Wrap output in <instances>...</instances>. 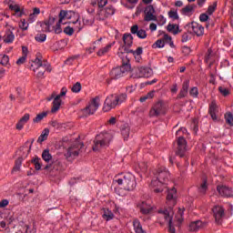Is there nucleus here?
Masks as SVG:
<instances>
[{"instance_id": "4be33fe9", "label": "nucleus", "mask_w": 233, "mask_h": 233, "mask_svg": "<svg viewBox=\"0 0 233 233\" xmlns=\"http://www.w3.org/2000/svg\"><path fill=\"white\" fill-rule=\"evenodd\" d=\"M205 227V223L201 220L193 221L189 224V231L190 232H198V230H201Z\"/></svg>"}, {"instance_id": "09e8293b", "label": "nucleus", "mask_w": 233, "mask_h": 233, "mask_svg": "<svg viewBox=\"0 0 233 233\" xmlns=\"http://www.w3.org/2000/svg\"><path fill=\"white\" fill-rule=\"evenodd\" d=\"M29 24L30 23L26 22L25 19H21L19 28H21L24 31L28 30Z\"/></svg>"}, {"instance_id": "6ab92c4d", "label": "nucleus", "mask_w": 233, "mask_h": 233, "mask_svg": "<svg viewBox=\"0 0 233 233\" xmlns=\"http://www.w3.org/2000/svg\"><path fill=\"white\" fill-rule=\"evenodd\" d=\"M130 32L136 35L139 39H147V31H145V29H139L138 25L131 26Z\"/></svg>"}, {"instance_id": "7ed1b4c3", "label": "nucleus", "mask_w": 233, "mask_h": 233, "mask_svg": "<svg viewBox=\"0 0 233 233\" xmlns=\"http://www.w3.org/2000/svg\"><path fill=\"white\" fill-rule=\"evenodd\" d=\"M127 100V94H121V95H109L106 96L103 111L104 112H110L113 108H116V106L121 105V103H124V101Z\"/></svg>"}, {"instance_id": "8fccbe9b", "label": "nucleus", "mask_w": 233, "mask_h": 233, "mask_svg": "<svg viewBox=\"0 0 233 233\" xmlns=\"http://www.w3.org/2000/svg\"><path fill=\"white\" fill-rule=\"evenodd\" d=\"M61 25H65V23H59V20L57 22V24L56 25V26H53V32H55V34H61V32H63V29H61Z\"/></svg>"}, {"instance_id": "5fc2aeb1", "label": "nucleus", "mask_w": 233, "mask_h": 233, "mask_svg": "<svg viewBox=\"0 0 233 233\" xmlns=\"http://www.w3.org/2000/svg\"><path fill=\"white\" fill-rule=\"evenodd\" d=\"M188 96V91H186L185 89H181L179 94L177 96V99H183V97H187Z\"/></svg>"}, {"instance_id": "c85d7f7f", "label": "nucleus", "mask_w": 233, "mask_h": 233, "mask_svg": "<svg viewBox=\"0 0 233 233\" xmlns=\"http://www.w3.org/2000/svg\"><path fill=\"white\" fill-rule=\"evenodd\" d=\"M121 134L123 136L124 141H127L130 137V126L128 124H124L122 126Z\"/></svg>"}, {"instance_id": "58836bf2", "label": "nucleus", "mask_w": 233, "mask_h": 233, "mask_svg": "<svg viewBox=\"0 0 233 233\" xmlns=\"http://www.w3.org/2000/svg\"><path fill=\"white\" fill-rule=\"evenodd\" d=\"M167 31L168 32H172L174 34V35H177V34H179V32H181L179 30V26H177L176 25L174 24H169L167 25Z\"/></svg>"}, {"instance_id": "b1692460", "label": "nucleus", "mask_w": 233, "mask_h": 233, "mask_svg": "<svg viewBox=\"0 0 233 233\" xmlns=\"http://www.w3.org/2000/svg\"><path fill=\"white\" fill-rule=\"evenodd\" d=\"M123 41L125 46H122V50H125V48H130L134 43V36H132L131 34H125L123 35Z\"/></svg>"}, {"instance_id": "bb28decb", "label": "nucleus", "mask_w": 233, "mask_h": 233, "mask_svg": "<svg viewBox=\"0 0 233 233\" xmlns=\"http://www.w3.org/2000/svg\"><path fill=\"white\" fill-rule=\"evenodd\" d=\"M41 14V9L35 7L33 9V13L29 15V17L27 19V23L32 24L35 23V19H37V15Z\"/></svg>"}, {"instance_id": "79ce46f5", "label": "nucleus", "mask_w": 233, "mask_h": 233, "mask_svg": "<svg viewBox=\"0 0 233 233\" xmlns=\"http://www.w3.org/2000/svg\"><path fill=\"white\" fill-rule=\"evenodd\" d=\"M225 120L229 127H233V114L232 113H226L225 114Z\"/></svg>"}, {"instance_id": "423d86ee", "label": "nucleus", "mask_w": 233, "mask_h": 233, "mask_svg": "<svg viewBox=\"0 0 233 233\" xmlns=\"http://www.w3.org/2000/svg\"><path fill=\"white\" fill-rule=\"evenodd\" d=\"M130 72V64L128 60L127 62H123L121 66L113 68L110 73V79L116 81V79H121V77H125L127 74Z\"/></svg>"}, {"instance_id": "e433bc0d", "label": "nucleus", "mask_w": 233, "mask_h": 233, "mask_svg": "<svg viewBox=\"0 0 233 233\" xmlns=\"http://www.w3.org/2000/svg\"><path fill=\"white\" fill-rule=\"evenodd\" d=\"M192 12H194V5H187L181 9V14L183 15H188L189 14H192Z\"/></svg>"}, {"instance_id": "6e6d98bb", "label": "nucleus", "mask_w": 233, "mask_h": 233, "mask_svg": "<svg viewBox=\"0 0 233 233\" xmlns=\"http://www.w3.org/2000/svg\"><path fill=\"white\" fill-rule=\"evenodd\" d=\"M64 33H66V35H74V28L70 26H66L64 29Z\"/></svg>"}, {"instance_id": "6e6552de", "label": "nucleus", "mask_w": 233, "mask_h": 233, "mask_svg": "<svg viewBox=\"0 0 233 233\" xmlns=\"http://www.w3.org/2000/svg\"><path fill=\"white\" fill-rule=\"evenodd\" d=\"M72 17H77L76 21L71 22L73 25H76V28L81 30V20H79V15L76 14L74 11H65L61 10L59 13V23H63L65 19H72Z\"/></svg>"}, {"instance_id": "a878e982", "label": "nucleus", "mask_w": 233, "mask_h": 233, "mask_svg": "<svg viewBox=\"0 0 233 233\" xmlns=\"http://www.w3.org/2000/svg\"><path fill=\"white\" fill-rule=\"evenodd\" d=\"M42 159L47 163L48 165H50V163L53 162V160H55L56 158H54V157H52V154H50V150L48 149H45L42 152Z\"/></svg>"}, {"instance_id": "f257e3e1", "label": "nucleus", "mask_w": 233, "mask_h": 233, "mask_svg": "<svg viewBox=\"0 0 233 233\" xmlns=\"http://www.w3.org/2000/svg\"><path fill=\"white\" fill-rule=\"evenodd\" d=\"M176 198L177 190L174 187L167 190V201L169 207L164 210L159 211L160 216L164 218L165 221H167L168 223L169 233H176V228H174V225L172 224V218L174 217V209L172 208V207L176 205Z\"/></svg>"}, {"instance_id": "052dcab7", "label": "nucleus", "mask_w": 233, "mask_h": 233, "mask_svg": "<svg viewBox=\"0 0 233 233\" xmlns=\"http://www.w3.org/2000/svg\"><path fill=\"white\" fill-rule=\"evenodd\" d=\"M108 5V0H97L98 8H105Z\"/></svg>"}, {"instance_id": "473e14b6", "label": "nucleus", "mask_w": 233, "mask_h": 233, "mask_svg": "<svg viewBox=\"0 0 233 233\" xmlns=\"http://www.w3.org/2000/svg\"><path fill=\"white\" fill-rule=\"evenodd\" d=\"M50 134V129L45 128L37 139V143H43V141H46L48 139V135Z\"/></svg>"}, {"instance_id": "ea45409f", "label": "nucleus", "mask_w": 233, "mask_h": 233, "mask_svg": "<svg viewBox=\"0 0 233 233\" xmlns=\"http://www.w3.org/2000/svg\"><path fill=\"white\" fill-rule=\"evenodd\" d=\"M46 116H48V113L42 112V113L36 115V116L33 119V121L35 123H39V122L43 121V119H45V117H46Z\"/></svg>"}, {"instance_id": "2f4dec72", "label": "nucleus", "mask_w": 233, "mask_h": 233, "mask_svg": "<svg viewBox=\"0 0 233 233\" xmlns=\"http://www.w3.org/2000/svg\"><path fill=\"white\" fill-rule=\"evenodd\" d=\"M124 52H126V54H133V56H141V54H143V47H137L135 51L128 47H124Z\"/></svg>"}, {"instance_id": "5701e85b", "label": "nucleus", "mask_w": 233, "mask_h": 233, "mask_svg": "<svg viewBox=\"0 0 233 233\" xmlns=\"http://www.w3.org/2000/svg\"><path fill=\"white\" fill-rule=\"evenodd\" d=\"M208 112H209V116H211L213 121H217L218 120V116H216V114H218V104H216V101H212L209 104Z\"/></svg>"}, {"instance_id": "dca6fc26", "label": "nucleus", "mask_w": 233, "mask_h": 233, "mask_svg": "<svg viewBox=\"0 0 233 233\" xmlns=\"http://www.w3.org/2000/svg\"><path fill=\"white\" fill-rule=\"evenodd\" d=\"M144 14V21H147V23L150 21H157V16L155 15L156 9H154V5L146 6Z\"/></svg>"}, {"instance_id": "864d4df0", "label": "nucleus", "mask_w": 233, "mask_h": 233, "mask_svg": "<svg viewBox=\"0 0 233 233\" xmlns=\"http://www.w3.org/2000/svg\"><path fill=\"white\" fill-rule=\"evenodd\" d=\"M189 95L192 97H198V96H199V91L198 90V87H192L189 91Z\"/></svg>"}, {"instance_id": "c756f323", "label": "nucleus", "mask_w": 233, "mask_h": 233, "mask_svg": "<svg viewBox=\"0 0 233 233\" xmlns=\"http://www.w3.org/2000/svg\"><path fill=\"white\" fill-rule=\"evenodd\" d=\"M133 227L136 233H147V231L143 229V226L141 225V222L137 218H135L133 220Z\"/></svg>"}, {"instance_id": "72a5a7b5", "label": "nucleus", "mask_w": 233, "mask_h": 233, "mask_svg": "<svg viewBox=\"0 0 233 233\" xmlns=\"http://www.w3.org/2000/svg\"><path fill=\"white\" fill-rule=\"evenodd\" d=\"M185 210L178 208L176 216H175V221L177 222L178 225H181L183 223V214H184Z\"/></svg>"}, {"instance_id": "20e7f679", "label": "nucleus", "mask_w": 233, "mask_h": 233, "mask_svg": "<svg viewBox=\"0 0 233 233\" xmlns=\"http://www.w3.org/2000/svg\"><path fill=\"white\" fill-rule=\"evenodd\" d=\"M112 141V136L108 133H100L94 140L93 150L94 152H99L105 148H108Z\"/></svg>"}, {"instance_id": "4d7b16f0", "label": "nucleus", "mask_w": 233, "mask_h": 233, "mask_svg": "<svg viewBox=\"0 0 233 233\" xmlns=\"http://www.w3.org/2000/svg\"><path fill=\"white\" fill-rule=\"evenodd\" d=\"M168 16H169L171 19H175V20L179 19V15H177V13L176 11H169V12H168Z\"/></svg>"}, {"instance_id": "393cba45", "label": "nucleus", "mask_w": 233, "mask_h": 233, "mask_svg": "<svg viewBox=\"0 0 233 233\" xmlns=\"http://www.w3.org/2000/svg\"><path fill=\"white\" fill-rule=\"evenodd\" d=\"M15 39V35H14V32H12V30L10 29H7L4 35V43H7L8 45H10L11 43H14Z\"/></svg>"}, {"instance_id": "a211bd4d", "label": "nucleus", "mask_w": 233, "mask_h": 233, "mask_svg": "<svg viewBox=\"0 0 233 233\" xmlns=\"http://www.w3.org/2000/svg\"><path fill=\"white\" fill-rule=\"evenodd\" d=\"M217 190L222 198H232L233 196V191L232 188L227 187V186H218Z\"/></svg>"}, {"instance_id": "aec40b11", "label": "nucleus", "mask_w": 233, "mask_h": 233, "mask_svg": "<svg viewBox=\"0 0 233 233\" xmlns=\"http://www.w3.org/2000/svg\"><path fill=\"white\" fill-rule=\"evenodd\" d=\"M137 208H139L141 214H144V216H148V214H151L153 210L152 206L145 201L139 203Z\"/></svg>"}, {"instance_id": "9d476101", "label": "nucleus", "mask_w": 233, "mask_h": 233, "mask_svg": "<svg viewBox=\"0 0 233 233\" xmlns=\"http://www.w3.org/2000/svg\"><path fill=\"white\" fill-rule=\"evenodd\" d=\"M152 76V68L147 66L136 67L133 69L132 77L139 79L140 77H150Z\"/></svg>"}, {"instance_id": "7c9ffc66", "label": "nucleus", "mask_w": 233, "mask_h": 233, "mask_svg": "<svg viewBox=\"0 0 233 233\" xmlns=\"http://www.w3.org/2000/svg\"><path fill=\"white\" fill-rule=\"evenodd\" d=\"M67 156L69 157H76V156H79V147L73 146L67 149Z\"/></svg>"}, {"instance_id": "69168bd1", "label": "nucleus", "mask_w": 233, "mask_h": 233, "mask_svg": "<svg viewBox=\"0 0 233 233\" xmlns=\"http://www.w3.org/2000/svg\"><path fill=\"white\" fill-rule=\"evenodd\" d=\"M199 21H201V23H207V21H208V15L205 13L201 14L199 15Z\"/></svg>"}, {"instance_id": "0eeeda50", "label": "nucleus", "mask_w": 233, "mask_h": 233, "mask_svg": "<svg viewBox=\"0 0 233 233\" xmlns=\"http://www.w3.org/2000/svg\"><path fill=\"white\" fill-rule=\"evenodd\" d=\"M39 68H42V70L36 74V77L38 79H43L45 73L48 70V61L36 57L31 64L30 70L35 72L36 70H39Z\"/></svg>"}, {"instance_id": "412c9836", "label": "nucleus", "mask_w": 233, "mask_h": 233, "mask_svg": "<svg viewBox=\"0 0 233 233\" xmlns=\"http://www.w3.org/2000/svg\"><path fill=\"white\" fill-rule=\"evenodd\" d=\"M116 14V9H114L112 6H107L104 11H101L99 15V21H105V19H107V17H111V15H114Z\"/></svg>"}, {"instance_id": "ddd939ff", "label": "nucleus", "mask_w": 233, "mask_h": 233, "mask_svg": "<svg viewBox=\"0 0 233 233\" xmlns=\"http://www.w3.org/2000/svg\"><path fill=\"white\" fill-rule=\"evenodd\" d=\"M177 149L176 155L179 157H185V152H187V140L183 136L177 137Z\"/></svg>"}, {"instance_id": "e2e57ef3", "label": "nucleus", "mask_w": 233, "mask_h": 233, "mask_svg": "<svg viewBox=\"0 0 233 233\" xmlns=\"http://www.w3.org/2000/svg\"><path fill=\"white\" fill-rule=\"evenodd\" d=\"M138 168H140L142 172H147L148 166H147V163L141 162L138 164Z\"/></svg>"}, {"instance_id": "49530a36", "label": "nucleus", "mask_w": 233, "mask_h": 233, "mask_svg": "<svg viewBox=\"0 0 233 233\" xmlns=\"http://www.w3.org/2000/svg\"><path fill=\"white\" fill-rule=\"evenodd\" d=\"M190 39H192V33L187 31L182 35V43H187Z\"/></svg>"}, {"instance_id": "f03ea898", "label": "nucleus", "mask_w": 233, "mask_h": 233, "mask_svg": "<svg viewBox=\"0 0 233 233\" xmlns=\"http://www.w3.org/2000/svg\"><path fill=\"white\" fill-rule=\"evenodd\" d=\"M154 176L155 178L152 179L150 187L156 194H160V192H163V186L168 181L170 173L166 167H159L154 173Z\"/></svg>"}, {"instance_id": "3c124183", "label": "nucleus", "mask_w": 233, "mask_h": 233, "mask_svg": "<svg viewBox=\"0 0 233 233\" xmlns=\"http://www.w3.org/2000/svg\"><path fill=\"white\" fill-rule=\"evenodd\" d=\"M216 8H218V3H214L213 5H209L208 8V15H212L214 12H216Z\"/></svg>"}, {"instance_id": "f8f14e48", "label": "nucleus", "mask_w": 233, "mask_h": 233, "mask_svg": "<svg viewBox=\"0 0 233 233\" xmlns=\"http://www.w3.org/2000/svg\"><path fill=\"white\" fill-rule=\"evenodd\" d=\"M99 96L93 98L91 103L83 110L84 116H87L96 113V110L99 108Z\"/></svg>"}, {"instance_id": "774afa93", "label": "nucleus", "mask_w": 233, "mask_h": 233, "mask_svg": "<svg viewBox=\"0 0 233 233\" xmlns=\"http://www.w3.org/2000/svg\"><path fill=\"white\" fill-rule=\"evenodd\" d=\"M26 61V56H22L16 61V65H24V63Z\"/></svg>"}, {"instance_id": "c03bdc74", "label": "nucleus", "mask_w": 233, "mask_h": 233, "mask_svg": "<svg viewBox=\"0 0 233 233\" xmlns=\"http://www.w3.org/2000/svg\"><path fill=\"white\" fill-rule=\"evenodd\" d=\"M10 61V58L6 55H0V65H3V66H6Z\"/></svg>"}, {"instance_id": "bf43d9fd", "label": "nucleus", "mask_w": 233, "mask_h": 233, "mask_svg": "<svg viewBox=\"0 0 233 233\" xmlns=\"http://www.w3.org/2000/svg\"><path fill=\"white\" fill-rule=\"evenodd\" d=\"M218 90H219L220 94H222V96H224L225 97H227V96H228V94H230L228 89H227L226 87H223V86L218 87Z\"/></svg>"}, {"instance_id": "0e129e2a", "label": "nucleus", "mask_w": 233, "mask_h": 233, "mask_svg": "<svg viewBox=\"0 0 233 233\" xmlns=\"http://www.w3.org/2000/svg\"><path fill=\"white\" fill-rule=\"evenodd\" d=\"M153 46H156L157 48H163L165 46V41L163 40H157Z\"/></svg>"}, {"instance_id": "9b49d317", "label": "nucleus", "mask_w": 233, "mask_h": 233, "mask_svg": "<svg viewBox=\"0 0 233 233\" xmlns=\"http://www.w3.org/2000/svg\"><path fill=\"white\" fill-rule=\"evenodd\" d=\"M186 29L187 32H189L191 35L194 34L195 35H198V37H201L205 32V27L203 25L198 24V22H191L186 25Z\"/></svg>"}, {"instance_id": "39448f33", "label": "nucleus", "mask_w": 233, "mask_h": 233, "mask_svg": "<svg viewBox=\"0 0 233 233\" xmlns=\"http://www.w3.org/2000/svg\"><path fill=\"white\" fill-rule=\"evenodd\" d=\"M115 183H117L120 185L121 188H124V190H134L136 188V177L132 175L131 173H126L122 178H117L114 180Z\"/></svg>"}, {"instance_id": "37998d69", "label": "nucleus", "mask_w": 233, "mask_h": 233, "mask_svg": "<svg viewBox=\"0 0 233 233\" xmlns=\"http://www.w3.org/2000/svg\"><path fill=\"white\" fill-rule=\"evenodd\" d=\"M32 163L35 165V170H41V158L39 157H35Z\"/></svg>"}, {"instance_id": "13d9d810", "label": "nucleus", "mask_w": 233, "mask_h": 233, "mask_svg": "<svg viewBox=\"0 0 233 233\" xmlns=\"http://www.w3.org/2000/svg\"><path fill=\"white\" fill-rule=\"evenodd\" d=\"M23 163V157H19L16 161H15V166L14 167V170H18L19 168H21V165Z\"/></svg>"}, {"instance_id": "338daca9", "label": "nucleus", "mask_w": 233, "mask_h": 233, "mask_svg": "<svg viewBox=\"0 0 233 233\" xmlns=\"http://www.w3.org/2000/svg\"><path fill=\"white\" fill-rule=\"evenodd\" d=\"M190 86V81L189 80H186L183 82L182 85V89L186 90L187 92H188V87Z\"/></svg>"}, {"instance_id": "4468645a", "label": "nucleus", "mask_w": 233, "mask_h": 233, "mask_svg": "<svg viewBox=\"0 0 233 233\" xmlns=\"http://www.w3.org/2000/svg\"><path fill=\"white\" fill-rule=\"evenodd\" d=\"M66 92H68L66 87H62L60 94L55 97L53 101V106L51 108L52 114H56V112L61 108V98L66 96Z\"/></svg>"}, {"instance_id": "de8ad7c7", "label": "nucleus", "mask_w": 233, "mask_h": 233, "mask_svg": "<svg viewBox=\"0 0 233 233\" xmlns=\"http://www.w3.org/2000/svg\"><path fill=\"white\" fill-rule=\"evenodd\" d=\"M208 189V187L207 186V181L205 180L200 187H198L199 194H207V190Z\"/></svg>"}, {"instance_id": "c9c22d12", "label": "nucleus", "mask_w": 233, "mask_h": 233, "mask_svg": "<svg viewBox=\"0 0 233 233\" xmlns=\"http://www.w3.org/2000/svg\"><path fill=\"white\" fill-rule=\"evenodd\" d=\"M9 9L12 10L13 12H15V14H17L18 17H22L23 16V11H21V7H19V5H9Z\"/></svg>"}, {"instance_id": "f704fd0d", "label": "nucleus", "mask_w": 233, "mask_h": 233, "mask_svg": "<svg viewBox=\"0 0 233 233\" xmlns=\"http://www.w3.org/2000/svg\"><path fill=\"white\" fill-rule=\"evenodd\" d=\"M112 48V44H109L106 46L105 47L101 48L96 54L99 57H103L106 54H108L110 52V49Z\"/></svg>"}, {"instance_id": "4c0bfd02", "label": "nucleus", "mask_w": 233, "mask_h": 233, "mask_svg": "<svg viewBox=\"0 0 233 233\" xmlns=\"http://www.w3.org/2000/svg\"><path fill=\"white\" fill-rule=\"evenodd\" d=\"M102 217L104 219H106V221H110L111 219H114V213H112V211L109 209H104Z\"/></svg>"}, {"instance_id": "603ef678", "label": "nucleus", "mask_w": 233, "mask_h": 233, "mask_svg": "<svg viewBox=\"0 0 233 233\" xmlns=\"http://www.w3.org/2000/svg\"><path fill=\"white\" fill-rule=\"evenodd\" d=\"M72 92L75 94H77L78 92H81V83L76 82L71 88Z\"/></svg>"}, {"instance_id": "a18cd8bd", "label": "nucleus", "mask_w": 233, "mask_h": 233, "mask_svg": "<svg viewBox=\"0 0 233 233\" xmlns=\"http://www.w3.org/2000/svg\"><path fill=\"white\" fill-rule=\"evenodd\" d=\"M35 41H37V43H45V41H46V34H37L35 36Z\"/></svg>"}, {"instance_id": "f3484780", "label": "nucleus", "mask_w": 233, "mask_h": 233, "mask_svg": "<svg viewBox=\"0 0 233 233\" xmlns=\"http://www.w3.org/2000/svg\"><path fill=\"white\" fill-rule=\"evenodd\" d=\"M213 216L217 223H221V219L225 216V209L221 206H215L212 208Z\"/></svg>"}, {"instance_id": "2eb2a0df", "label": "nucleus", "mask_w": 233, "mask_h": 233, "mask_svg": "<svg viewBox=\"0 0 233 233\" xmlns=\"http://www.w3.org/2000/svg\"><path fill=\"white\" fill-rule=\"evenodd\" d=\"M45 170H56L57 172H61L65 170V163H63L61 159L55 158L52 163L45 167Z\"/></svg>"}, {"instance_id": "cd10ccee", "label": "nucleus", "mask_w": 233, "mask_h": 233, "mask_svg": "<svg viewBox=\"0 0 233 233\" xmlns=\"http://www.w3.org/2000/svg\"><path fill=\"white\" fill-rule=\"evenodd\" d=\"M52 23L54 20H46L41 24V28L43 32H54V27H52Z\"/></svg>"}, {"instance_id": "1a4fd4ad", "label": "nucleus", "mask_w": 233, "mask_h": 233, "mask_svg": "<svg viewBox=\"0 0 233 233\" xmlns=\"http://www.w3.org/2000/svg\"><path fill=\"white\" fill-rule=\"evenodd\" d=\"M167 113V106H165V103L163 101H158L149 111V116L151 117H158V116H163Z\"/></svg>"}, {"instance_id": "680f3d73", "label": "nucleus", "mask_w": 233, "mask_h": 233, "mask_svg": "<svg viewBox=\"0 0 233 233\" xmlns=\"http://www.w3.org/2000/svg\"><path fill=\"white\" fill-rule=\"evenodd\" d=\"M30 120V114H25L21 118L20 121L24 123V125H26L28 121Z\"/></svg>"}, {"instance_id": "a19ab883", "label": "nucleus", "mask_w": 233, "mask_h": 233, "mask_svg": "<svg viewBox=\"0 0 233 233\" xmlns=\"http://www.w3.org/2000/svg\"><path fill=\"white\" fill-rule=\"evenodd\" d=\"M156 94V91H150L146 96L140 97V103H145L147 99H152Z\"/></svg>"}]
</instances>
